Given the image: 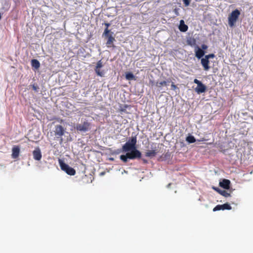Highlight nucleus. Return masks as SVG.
I'll return each instance as SVG.
<instances>
[{"label": "nucleus", "instance_id": "obj_19", "mask_svg": "<svg viewBox=\"0 0 253 253\" xmlns=\"http://www.w3.org/2000/svg\"><path fill=\"white\" fill-rule=\"evenodd\" d=\"M169 83V81H162V82H157L156 84V86H157L159 88H161L163 86H167L168 85V84Z\"/></svg>", "mask_w": 253, "mask_h": 253}, {"label": "nucleus", "instance_id": "obj_30", "mask_svg": "<svg viewBox=\"0 0 253 253\" xmlns=\"http://www.w3.org/2000/svg\"><path fill=\"white\" fill-rule=\"evenodd\" d=\"M32 88L34 90H37V86H36L35 85H33V86H32Z\"/></svg>", "mask_w": 253, "mask_h": 253}, {"label": "nucleus", "instance_id": "obj_21", "mask_svg": "<svg viewBox=\"0 0 253 253\" xmlns=\"http://www.w3.org/2000/svg\"><path fill=\"white\" fill-rule=\"evenodd\" d=\"M186 140L190 143H194L196 141V139L193 136L190 135L186 137Z\"/></svg>", "mask_w": 253, "mask_h": 253}, {"label": "nucleus", "instance_id": "obj_14", "mask_svg": "<svg viewBox=\"0 0 253 253\" xmlns=\"http://www.w3.org/2000/svg\"><path fill=\"white\" fill-rule=\"evenodd\" d=\"M230 181L228 179H224L221 182H220L219 185L225 189H228L230 187Z\"/></svg>", "mask_w": 253, "mask_h": 253}, {"label": "nucleus", "instance_id": "obj_24", "mask_svg": "<svg viewBox=\"0 0 253 253\" xmlns=\"http://www.w3.org/2000/svg\"><path fill=\"white\" fill-rule=\"evenodd\" d=\"M187 43L191 46H193L196 43L195 40L194 39L188 40H187Z\"/></svg>", "mask_w": 253, "mask_h": 253}, {"label": "nucleus", "instance_id": "obj_16", "mask_svg": "<svg viewBox=\"0 0 253 253\" xmlns=\"http://www.w3.org/2000/svg\"><path fill=\"white\" fill-rule=\"evenodd\" d=\"M12 157L14 159L17 158L19 155L20 153V148L18 146H14L13 147L12 150Z\"/></svg>", "mask_w": 253, "mask_h": 253}, {"label": "nucleus", "instance_id": "obj_17", "mask_svg": "<svg viewBox=\"0 0 253 253\" xmlns=\"http://www.w3.org/2000/svg\"><path fill=\"white\" fill-rule=\"evenodd\" d=\"M215 190L220 195L222 196L225 197H228L230 196V194L228 193L226 191L224 190H221L219 188H215Z\"/></svg>", "mask_w": 253, "mask_h": 253}, {"label": "nucleus", "instance_id": "obj_31", "mask_svg": "<svg viewBox=\"0 0 253 253\" xmlns=\"http://www.w3.org/2000/svg\"><path fill=\"white\" fill-rule=\"evenodd\" d=\"M143 162H144V163H147V161H146V160H143Z\"/></svg>", "mask_w": 253, "mask_h": 253}, {"label": "nucleus", "instance_id": "obj_5", "mask_svg": "<svg viewBox=\"0 0 253 253\" xmlns=\"http://www.w3.org/2000/svg\"><path fill=\"white\" fill-rule=\"evenodd\" d=\"M65 130L61 125H57L55 127L54 134L57 138H59L61 142H62V136L64 134Z\"/></svg>", "mask_w": 253, "mask_h": 253}, {"label": "nucleus", "instance_id": "obj_10", "mask_svg": "<svg viewBox=\"0 0 253 253\" xmlns=\"http://www.w3.org/2000/svg\"><path fill=\"white\" fill-rule=\"evenodd\" d=\"M33 158L35 160L40 161L42 159V153L39 147L36 148L33 152Z\"/></svg>", "mask_w": 253, "mask_h": 253}, {"label": "nucleus", "instance_id": "obj_11", "mask_svg": "<svg viewBox=\"0 0 253 253\" xmlns=\"http://www.w3.org/2000/svg\"><path fill=\"white\" fill-rule=\"evenodd\" d=\"M152 150H147L145 153V156L147 157H155L158 153V149L156 147H152Z\"/></svg>", "mask_w": 253, "mask_h": 253}, {"label": "nucleus", "instance_id": "obj_18", "mask_svg": "<svg viewBox=\"0 0 253 253\" xmlns=\"http://www.w3.org/2000/svg\"><path fill=\"white\" fill-rule=\"evenodd\" d=\"M31 65L33 67L38 69L40 67V63L37 59H32L31 60Z\"/></svg>", "mask_w": 253, "mask_h": 253}, {"label": "nucleus", "instance_id": "obj_22", "mask_svg": "<svg viewBox=\"0 0 253 253\" xmlns=\"http://www.w3.org/2000/svg\"><path fill=\"white\" fill-rule=\"evenodd\" d=\"M126 78L128 80H132L134 78V76L132 73L128 72L126 75Z\"/></svg>", "mask_w": 253, "mask_h": 253}, {"label": "nucleus", "instance_id": "obj_23", "mask_svg": "<svg viewBox=\"0 0 253 253\" xmlns=\"http://www.w3.org/2000/svg\"><path fill=\"white\" fill-rule=\"evenodd\" d=\"M128 107L127 105H125L123 106L120 107V108L119 109L120 112H126V108Z\"/></svg>", "mask_w": 253, "mask_h": 253}, {"label": "nucleus", "instance_id": "obj_26", "mask_svg": "<svg viewBox=\"0 0 253 253\" xmlns=\"http://www.w3.org/2000/svg\"><path fill=\"white\" fill-rule=\"evenodd\" d=\"M185 6H187L189 5L190 3V0H183Z\"/></svg>", "mask_w": 253, "mask_h": 253}, {"label": "nucleus", "instance_id": "obj_28", "mask_svg": "<svg viewBox=\"0 0 253 253\" xmlns=\"http://www.w3.org/2000/svg\"><path fill=\"white\" fill-rule=\"evenodd\" d=\"M171 89L173 90H175V89L177 88L176 85H175L173 83H172V84H171Z\"/></svg>", "mask_w": 253, "mask_h": 253}, {"label": "nucleus", "instance_id": "obj_8", "mask_svg": "<svg viewBox=\"0 0 253 253\" xmlns=\"http://www.w3.org/2000/svg\"><path fill=\"white\" fill-rule=\"evenodd\" d=\"M103 67V64L101 60H99L97 62L95 68V72L96 74L100 77H104L105 72L103 71H101L100 68Z\"/></svg>", "mask_w": 253, "mask_h": 253}, {"label": "nucleus", "instance_id": "obj_15", "mask_svg": "<svg viewBox=\"0 0 253 253\" xmlns=\"http://www.w3.org/2000/svg\"><path fill=\"white\" fill-rule=\"evenodd\" d=\"M178 28L180 31L185 32L188 30V27L187 25L185 24L184 21L183 20H181Z\"/></svg>", "mask_w": 253, "mask_h": 253}, {"label": "nucleus", "instance_id": "obj_4", "mask_svg": "<svg viewBox=\"0 0 253 253\" xmlns=\"http://www.w3.org/2000/svg\"><path fill=\"white\" fill-rule=\"evenodd\" d=\"M59 165L61 169L65 171L68 174L70 175H74L76 174V170L70 167L68 165L66 164L61 160H59Z\"/></svg>", "mask_w": 253, "mask_h": 253}, {"label": "nucleus", "instance_id": "obj_29", "mask_svg": "<svg viewBox=\"0 0 253 253\" xmlns=\"http://www.w3.org/2000/svg\"><path fill=\"white\" fill-rule=\"evenodd\" d=\"M174 12L175 13V14L178 16L179 15V12H178V9L177 8H175L173 10Z\"/></svg>", "mask_w": 253, "mask_h": 253}, {"label": "nucleus", "instance_id": "obj_6", "mask_svg": "<svg viewBox=\"0 0 253 253\" xmlns=\"http://www.w3.org/2000/svg\"><path fill=\"white\" fill-rule=\"evenodd\" d=\"M194 83L197 84V86L195 88V91L197 93L200 94L204 93L206 91V86L198 79H195Z\"/></svg>", "mask_w": 253, "mask_h": 253}, {"label": "nucleus", "instance_id": "obj_7", "mask_svg": "<svg viewBox=\"0 0 253 253\" xmlns=\"http://www.w3.org/2000/svg\"><path fill=\"white\" fill-rule=\"evenodd\" d=\"M103 36L107 39V41L106 42V45L107 47H114L113 42L114 41H115V39L114 37L112 36V33H109L107 35L103 34Z\"/></svg>", "mask_w": 253, "mask_h": 253}, {"label": "nucleus", "instance_id": "obj_27", "mask_svg": "<svg viewBox=\"0 0 253 253\" xmlns=\"http://www.w3.org/2000/svg\"><path fill=\"white\" fill-rule=\"evenodd\" d=\"M201 49L204 51V50H206L208 48V46L205 44H203L201 45Z\"/></svg>", "mask_w": 253, "mask_h": 253}, {"label": "nucleus", "instance_id": "obj_25", "mask_svg": "<svg viewBox=\"0 0 253 253\" xmlns=\"http://www.w3.org/2000/svg\"><path fill=\"white\" fill-rule=\"evenodd\" d=\"M215 57V55L213 53L209 54L208 55H206L204 57L207 58V59L209 60L210 58H213Z\"/></svg>", "mask_w": 253, "mask_h": 253}, {"label": "nucleus", "instance_id": "obj_13", "mask_svg": "<svg viewBox=\"0 0 253 253\" xmlns=\"http://www.w3.org/2000/svg\"><path fill=\"white\" fill-rule=\"evenodd\" d=\"M195 52V56L198 59L201 58L204 55L205 53L203 49L199 48L198 46H196Z\"/></svg>", "mask_w": 253, "mask_h": 253}, {"label": "nucleus", "instance_id": "obj_9", "mask_svg": "<svg viewBox=\"0 0 253 253\" xmlns=\"http://www.w3.org/2000/svg\"><path fill=\"white\" fill-rule=\"evenodd\" d=\"M232 208L230 205L228 203H225L223 205H218L216 206L213 209V211H216L220 210H231Z\"/></svg>", "mask_w": 253, "mask_h": 253}, {"label": "nucleus", "instance_id": "obj_12", "mask_svg": "<svg viewBox=\"0 0 253 253\" xmlns=\"http://www.w3.org/2000/svg\"><path fill=\"white\" fill-rule=\"evenodd\" d=\"M201 64L205 71H208L210 69L209 66L210 61L205 57L201 58Z\"/></svg>", "mask_w": 253, "mask_h": 253}, {"label": "nucleus", "instance_id": "obj_1", "mask_svg": "<svg viewBox=\"0 0 253 253\" xmlns=\"http://www.w3.org/2000/svg\"><path fill=\"white\" fill-rule=\"evenodd\" d=\"M137 137L136 136H132L122 148V152L126 153V155L120 156V159L124 163H126L128 159L134 160L141 158L142 154L141 152L137 149L136 147Z\"/></svg>", "mask_w": 253, "mask_h": 253}, {"label": "nucleus", "instance_id": "obj_2", "mask_svg": "<svg viewBox=\"0 0 253 253\" xmlns=\"http://www.w3.org/2000/svg\"><path fill=\"white\" fill-rule=\"evenodd\" d=\"M91 127V123L85 120L81 123L77 124L75 128L78 131L85 132L90 130Z\"/></svg>", "mask_w": 253, "mask_h": 253}, {"label": "nucleus", "instance_id": "obj_20", "mask_svg": "<svg viewBox=\"0 0 253 253\" xmlns=\"http://www.w3.org/2000/svg\"><path fill=\"white\" fill-rule=\"evenodd\" d=\"M105 26H106V28L104 30V31L103 32V35H107L110 32V30H109L108 28L110 26V24L109 23H104Z\"/></svg>", "mask_w": 253, "mask_h": 253}, {"label": "nucleus", "instance_id": "obj_3", "mask_svg": "<svg viewBox=\"0 0 253 253\" xmlns=\"http://www.w3.org/2000/svg\"><path fill=\"white\" fill-rule=\"evenodd\" d=\"M240 15V11L237 9L233 10L231 13V14L229 15V17L228 18V24L230 27H232L234 26Z\"/></svg>", "mask_w": 253, "mask_h": 253}]
</instances>
